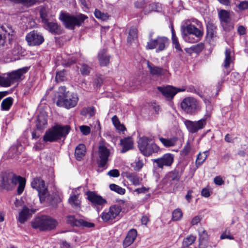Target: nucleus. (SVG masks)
Returning <instances> with one entry per match:
<instances>
[{
  "label": "nucleus",
  "mask_w": 248,
  "mask_h": 248,
  "mask_svg": "<svg viewBox=\"0 0 248 248\" xmlns=\"http://www.w3.org/2000/svg\"><path fill=\"white\" fill-rule=\"evenodd\" d=\"M18 184L17 187L18 194H21L24 191L26 180L20 176L13 173H4L0 176V188L7 190H11L15 188Z\"/></svg>",
  "instance_id": "f257e3e1"
},
{
  "label": "nucleus",
  "mask_w": 248,
  "mask_h": 248,
  "mask_svg": "<svg viewBox=\"0 0 248 248\" xmlns=\"http://www.w3.org/2000/svg\"><path fill=\"white\" fill-rule=\"evenodd\" d=\"M70 129L68 125H56L46 132L43 140L46 142H53L64 139L69 133Z\"/></svg>",
  "instance_id": "f03ea898"
},
{
  "label": "nucleus",
  "mask_w": 248,
  "mask_h": 248,
  "mask_svg": "<svg viewBox=\"0 0 248 248\" xmlns=\"http://www.w3.org/2000/svg\"><path fill=\"white\" fill-rule=\"evenodd\" d=\"M151 141L152 139L147 137L140 138L138 140V147L145 156H150L154 153H157L160 150L158 145Z\"/></svg>",
  "instance_id": "7ed1b4c3"
},
{
  "label": "nucleus",
  "mask_w": 248,
  "mask_h": 248,
  "mask_svg": "<svg viewBox=\"0 0 248 248\" xmlns=\"http://www.w3.org/2000/svg\"><path fill=\"white\" fill-rule=\"evenodd\" d=\"M31 186L38 191L40 201L41 203L44 202L48 203L50 202L51 197L43 180L38 177L34 178L31 183Z\"/></svg>",
  "instance_id": "20e7f679"
},
{
  "label": "nucleus",
  "mask_w": 248,
  "mask_h": 248,
  "mask_svg": "<svg viewBox=\"0 0 248 248\" xmlns=\"http://www.w3.org/2000/svg\"><path fill=\"white\" fill-rule=\"evenodd\" d=\"M66 28L73 30L75 26L79 27L87 18V16L83 14L71 16L69 14H62L60 17Z\"/></svg>",
  "instance_id": "39448f33"
},
{
  "label": "nucleus",
  "mask_w": 248,
  "mask_h": 248,
  "mask_svg": "<svg viewBox=\"0 0 248 248\" xmlns=\"http://www.w3.org/2000/svg\"><path fill=\"white\" fill-rule=\"evenodd\" d=\"M57 221L49 216H43L36 218L32 223L33 228L41 231L51 230L56 228Z\"/></svg>",
  "instance_id": "423d86ee"
},
{
  "label": "nucleus",
  "mask_w": 248,
  "mask_h": 248,
  "mask_svg": "<svg viewBox=\"0 0 248 248\" xmlns=\"http://www.w3.org/2000/svg\"><path fill=\"white\" fill-rule=\"evenodd\" d=\"M153 33V32H151L149 34L150 39L147 43L146 49H153L156 48V52H157L164 50L169 45V39L164 36H158L155 39L151 38Z\"/></svg>",
  "instance_id": "0eeeda50"
},
{
  "label": "nucleus",
  "mask_w": 248,
  "mask_h": 248,
  "mask_svg": "<svg viewBox=\"0 0 248 248\" xmlns=\"http://www.w3.org/2000/svg\"><path fill=\"white\" fill-rule=\"evenodd\" d=\"M78 100L77 93H67L64 95V98H60L56 102L59 107H64L67 108H70L75 107Z\"/></svg>",
  "instance_id": "6e6552de"
},
{
  "label": "nucleus",
  "mask_w": 248,
  "mask_h": 248,
  "mask_svg": "<svg viewBox=\"0 0 248 248\" xmlns=\"http://www.w3.org/2000/svg\"><path fill=\"white\" fill-rule=\"evenodd\" d=\"M182 108L187 113L192 114L199 110V106L197 101L193 97L185 98L181 102Z\"/></svg>",
  "instance_id": "1a4fd4ad"
},
{
  "label": "nucleus",
  "mask_w": 248,
  "mask_h": 248,
  "mask_svg": "<svg viewBox=\"0 0 248 248\" xmlns=\"http://www.w3.org/2000/svg\"><path fill=\"white\" fill-rule=\"evenodd\" d=\"M193 22L197 25L198 28L192 24H188L186 26H183L182 27V32L193 34L197 37H202L203 31L202 23L197 20H194Z\"/></svg>",
  "instance_id": "9d476101"
},
{
  "label": "nucleus",
  "mask_w": 248,
  "mask_h": 248,
  "mask_svg": "<svg viewBox=\"0 0 248 248\" xmlns=\"http://www.w3.org/2000/svg\"><path fill=\"white\" fill-rule=\"evenodd\" d=\"M14 31L12 27L7 25H0V45H4V43H10L13 39Z\"/></svg>",
  "instance_id": "9b49d317"
},
{
  "label": "nucleus",
  "mask_w": 248,
  "mask_h": 248,
  "mask_svg": "<svg viewBox=\"0 0 248 248\" xmlns=\"http://www.w3.org/2000/svg\"><path fill=\"white\" fill-rule=\"evenodd\" d=\"M184 122L187 130L190 133H195L204 127L206 124V120L205 118L201 119L197 121L185 120Z\"/></svg>",
  "instance_id": "f8f14e48"
},
{
  "label": "nucleus",
  "mask_w": 248,
  "mask_h": 248,
  "mask_svg": "<svg viewBox=\"0 0 248 248\" xmlns=\"http://www.w3.org/2000/svg\"><path fill=\"white\" fill-rule=\"evenodd\" d=\"M121 210L122 208L120 205L111 206L108 210H106L102 213L101 218L105 222L111 221L120 214Z\"/></svg>",
  "instance_id": "ddd939ff"
},
{
  "label": "nucleus",
  "mask_w": 248,
  "mask_h": 248,
  "mask_svg": "<svg viewBox=\"0 0 248 248\" xmlns=\"http://www.w3.org/2000/svg\"><path fill=\"white\" fill-rule=\"evenodd\" d=\"M28 67H24L7 74L6 79L8 85H7V87L10 86L12 84L15 82H18L23 75L25 74L28 71Z\"/></svg>",
  "instance_id": "4468645a"
},
{
  "label": "nucleus",
  "mask_w": 248,
  "mask_h": 248,
  "mask_svg": "<svg viewBox=\"0 0 248 248\" xmlns=\"http://www.w3.org/2000/svg\"><path fill=\"white\" fill-rule=\"evenodd\" d=\"M26 40L30 46H39L44 41L42 35L37 31H33L26 36Z\"/></svg>",
  "instance_id": "2eb2a0df"
},
{
  "label": "nucleus",
  "mask_w": 248,
  "mask_h": 248,
  "mask_svg": "<svg viewBox=\"0 0 248 248\" xmlns=\"http://www.w3.org/2000/svg\"><path fill=\"white\" fill-rule=\"evenodd\" d=\"M221 25L226 31H230L233 28V24L231 21L230 14L225 10H221L218 13Z\"/></svg>",
  "instance_id": "dca6fc26"
},
{
  "label": "nucleus",
  "mask_w": 248,
  "mask_h": 248,
  "mask_svg": "<svg viewBox=\"0 0 248 248\" xmlns=\"http://www.w3.org/2000/svg\"><path fill=\"white\" fill-rule=\"evenodd\" d=\"M174 155L170 153L164 154L161 157L154 160L157 167L159 168H163L164 166H170L174 161Z\"/></svg>",
  "instance_id": "f3484780"
},
{
  "label": "nucleus",
  "mask_w": 248,
  "mask_h": 248,
  "mask_svg": "<svg viewBox=\"0 0 248 248\" xmlns=\"http://www.w3.org/2000/svg\"><path fill=\"white\" fill-rule=\"evenodd\" d=\"M157 89L164 96L168 99H172L177 93L185 91L184 88H176L171 86L158 87Z\"/></svg>",
  "instance_id": "a211bd4d"
},
{
  "label": "nucleus",
  "mask_w": 248,
  "mask_h": 248,
  "mask_svg": "<svg viewBox=\"0 0 248 248\" xmlns=\"http://www.w3.org/2000/svg\"><path fill=\"white\" fill-rule=\"evenodd\" d=\"M98 155L100 159L99 166L104 167L108 160L110 151L105 145L100 144L98 147Z\"/></svg>",
  "instance_id": "6ab92c4d"
},
{
  "label": "nucleus",
  "mask_w": 248,
  "mask_h": 248,
  "mask_svg": "<svg viewBox=\"0 0 248 248\" xmlns=\"http://www.w3.org/2000/svg\"><path fill=\"white\" fill-rule=\"evenodd\" d=\"M67 222L73 226L84 227L86 228H92L94 226L93 223L88 222L83 219H76L73 216H67Z\"/></svg>",
  "instance_id": "aec40b11"
},
{
  "label": "nucleus",
  "mask_w": 248,
  "mask_h": 248,
  "mask_svg": "<svg viewBox=\"0 0 248 248\" xmlns=\"http://www.w3.org/2000/svg\"><path fill=\"white\" fill-rule=\"evenodd\" d=\"M87 195L88 200L94 205H102L107 202L105 199L94 192L88 191L87 192Z\"/></svg>",
  "instance_id": "412c9836"
},
{
  "label": "nucleus",
  "mask_w": 248,
  "mask_h": 248,
  "mask_svg": "<svg viewBox=\"0 0 248 248\" xmlns=\"http://www.w3.org/2000/svg\"><path fill=\"white\" fill-rule=\"evenodd\" d=\"M111 56L108 54L107 50L103 49L101 50L98 54L97 59L101 66H107L109 63Z\"/></svg>",
  "instance_id": "4be33fe9"
},
{
  "label": "nucleus",
  "mask_w": 248,
  "mask_h": 248,
  "mask_svg": "<svg viewBox=\"0 0 248 248\" xmlns=\"http://www.w3.org/2000/svg\"><path fill=\"white\" fill-rule=\"evenodd\" d=\"M147 64L150 74L153 76L160 77L165 75L167 72V70L160 67L155 66L149 62H147Z\"/></svg>",
  "instance_id": "5701e85b"
},
{
  "label": "nucleus",
  "mask_w": 248,
  "mask_h": 248,
  "mask_svg": "<svg viewBox=\"0 0 248 248\" xmlns=\"http://www.w3.org/2000/svg\"><path fill=\"white\" fill-rule=\"evenodd\" d=\"M137 236V232L134 229H131L127 233L126 237L123 242L124 248L130 246L135 241Z\"/></svg>",
  "instance_id": "b1692460"
},
{
  "label": "nucleus",
  "mask_w": 248,
  "mask_h": 248,
  "mask_svg": "<svg viewBox=\"0 0 248 248\" xmlns=\"http://www.w3.org/2000/svg\"><path fill=\"white\" fill-rule=\"evenodd\" d=\"M35 212V210L29 209L26 206L23 208L22 211L19 213L18 217V221L21 223H24L30 217L32 214Z\"/></svg>",
  "instance_id": "393cba45"
},
{
  "label": "nucleus",
  "mask_w": 248,
  "mask_h": 248,
  "mask_svg": "<svg viewBox=\"0 0 248 248\" xmlns=\"http://www.w3.org/2000/svg\"><path fill=\"white\" fill-rule=\"evenodd\" d=\"M124 176L128 179L133 185L139 186L142 179L139 175L134 172H125L124 173Z\"/></svg>",
  "instance_id": "a878e982"
},
{
  "label": "nucleus",
  "mask_w": 248,
  "mask_h": 248,
  "mask_svg": "<svg viewBox=\"0 0 248 248\" xmlns=\"http://www.w3.org/2000/svg\"><path fill=\"white\" fill-rule=\"evenodd\" d=\"M121 145L123 147L121 153H125L133 148V141L131 138H125L121 140Z\"/></svg>",
  "instance_id": "bb28decb"
},
{
  "label": "nucleus",
  "mask_w": 248,
  "mask_h": 248,
  "mask_svg": "<svg viewBox=\"0 0 248 248\" xmlns=\"http://www.w3.org/2000/svg\"><path fill=\"white\" fill-rule=\"evenodd\" d=\"M68 202L71 206L74 209L78 210L80 208L81 201L78 195H71Z\"/></svg>",
  "instance_id": "cd10ccee"
},
{
  "label": "nucleus",
  "mask_w": 248,
  "mask_h": 248,
  "mask_svg": "<svg viewBox=\"0 0 248 248\" xmlns=\"http://www.w3.org/2000/svg\"><path fill=\"white\" fill-rule=\"evenodd\" d=\"M225 58L223 63V67L226 69V71L225 72V75H227L230 71L227 69L230 67V65L232 62V60L231 57V51L229 49H226L225 52Z\"/></svg>",
  "instance_id": "c85d7f7f"
},
{
  "label": "nucleus",
  "mask_w": 248,
  "mask_h": 248,
  "mask_svg": "<svg viewBox=\"0 0 248 248\" xmlns=\"http://www.w3.org/2000/svg\"><path fill=\"white\" fill-rule=\"evenodd\" d=\"M159 140L165 147H170L174 146L176 144L178 139L176 137L170 139L159 137Z\"/></svg>",
  "instance_id": "c756f323"
},
{
  "label": "nucleus",
  "mask_w": 248,
  "mask_h": 248,
  "mask_svg": "<svg viewBox=\"0 0 248 248\" xmlns=\"http://www.w3.org/2000/svg\"><path fill=\"white\" fill-rule=\"evenodd\" d=\"M41 16L43 22L46 25L49 31L51 32H56L59 28L58 24L54 22H49L47 19L43 16L42 14H41Z\"/></svg>",
  "instance_id": "7c9ffc66"
},
{
  "label": "nucleus",
  "mask_w": 248,
  "mask_h": 248,
  "mask_svg": "<svg viewBox=\"0 0 248 248\" xmlns=\"http://www.w3.org/2000/svg\"><path fill=\"white\" fill-rule=\"evenodd\" d=\"M86 147L83 144H79L75 149V156L78 160L80 159L85 155Z\"/></svg>",
  "instance_id": "2f4dec72"
},
{
  "label": "nucleus",
  "mask_w": 248,
  "mask_h": 248,
  "mask_svg": "<svg viewBox=\"0 0 248 248\" xmlns=\"http://www.w3.org/2000/svg\"><path fill=\"white\" fill-rule=\"evenodd\" d=\"M47 119L45 116L40 115L38 116L36 122V127L39 130L43 129L47 126Z\"/></svg>",
  "instance_id": "473e14b6"
},
{
  "label": "nucleus",
  "mask_w": 248,
  "mask_h": 248,
  "mask_svg": "<svg viewBox=\"0 0 248 248\" xmlns=\"http://www.w3.org/2000/svg\"><path fill=\"white\" fill-rule=\"evenodd\" d=\"M182 36L184 40L190 43H194L199 41L202 37H197L193 34L182 32Z\"/></svg>",
  "instance_id": "72a5a7b5"
},
{
  "label": "nucleus",
  "mask_w": 248,
  "mask_h": 248,
  "mask_svg": "<svg viewBox=\"0 0 248 248\" xmlns=\"http://www.w3.org/2000/svg\"><path fill=\"white\" fill-rule=\"evenodd\" d=\"M13 99L9 97L2 100L1 107L3 110H8L13 104Z\"/></svg>",
  "instance_id": "f704fd0d"
},
{
  "label": "nucleus",
  "mask_w": 248,
  "mask_h": 248,
  "mask_svg": "<svg viewBox=\"0 0 248 248\" xmlns=\"http://www.w3.org/2000/svg\"><path fill=\"white\" fill-rule=\"evenodd\" d=\"M146 2L145 0H142L141 1H137L134 3L135 6L137 8H144V11L145 13H147L149 11H151L153 10L152 8H150L151 7L152 8L154 4H150L149 5V11L146 9V7L145 6Z\"/></svg>",
  "instance_id": "c9c22d12"
},
{
  "label": "nucleus",
  "mask_w": 248,
  "mask_h": 248,
  "mask_svg": "<svg viewBox=\"0 0 248 248\" xmlns=\"http://www.w3.org/2000/svg\"><path fill=\"white\" fill-rule=\"evenodd\" d=\"M199 235V242H206L208 239V235L206 231L202 227H200L198 229Z\"/></svg>",
  "instance_id": "e433bc0d"
},
{
  "label": "nucleus",
  "mask_w": 248,
  "mask_h": 248,
  "mask_svg": "<svg viewBox=\"0 0 248 248\" xmlns=\"http://www.w3.org/2000/svg\"><path fill=\"white\" fill-rule=\"evenodd\" d=\"M196 237L195 236L190 235L186 237L183 241V245L184 247H187L192 245L195 241Z\"/></svg>",
  "instance_id": "4c0bfd02"
},
{
  "label": "nucleus",
  "mask_w": 248,
  "mask_h": 248,
  "mask_svg": "<svg viewBox=\"0 0 248 248\" xmlns=\"http://www.w3.org/2000/svg\"><path fill=\"white\" fill-rule=\"evenodd\" d=\"M109 188L111 190L121 195L124 194L125 192V189L114 184H110Z\"/></svg>",
  "instance_id": "58836bf2"
},
{
  "label": "nucleus",
  "mask_w": 248,
  "mask_h": 248,
  "mask_svg": "<svg viewBox=\"0 0 248 248\" xmlns=\"http://www.w3.org/2000/svg\"><path fill=\"white\" fill-rule=\"evenodd\" d=\"M216 27L212 23H208L207 25V35L212 38L216 33Z\"/></svg>",
  "instance_id": "ea45409f"
},
{
  "label": "nucleus",
  "mask_w": 248,
  "mask_h": 248,
  "mask_svg": "<svg viewBox=\"0 0 248 248\" xmlns=\"http://www.w3.org/2000/svg\"><path fill=\"white\" fill-rule=\"evenodd\" d=\"M137 29L136 28H133L130 30L127 37V41L128 42L131 43L137 38Z\"/></svg>",
  "instance_id": "a19ab883"
},
{
  "label": "nucleus",
  "mask_w": 248,
  "mask_h": 248,
  "mask_svg": "<svg viewBox=\"0 0 248 248\" xmlns=\"http://www.w3.org/2000/svg\"><path fill=\"white\" fill-rule=\"evenodd\" d=\"M182 216V211L179 209H176L172 212V219L174 221L179 220Z\"/></svg>",
  "instance_id": "79ce46f5"
},
{
  "label": "nucleus",
  "mask_w": 248,
  "mask_h": 248,
  "mask_svg": "<svg viewBox=\"0 0 248 248\" xmlns=\"http://www.w3.org/2000/svg\"><path fill=\"white\" fill-rule=\"evenodd\" d=\"M204 48V44L202 43L192 46L190 49L196 53L201 52Z\"/></svg>",
  "instance_id": "37998d69"
},
{
  "label": "nucleus",
  "mask_w": 248,
  "mask_h": 248,
  "mask_svg": "<svg viewBox=\"0 0 248 248\" xmlns=\"http://www.w3.org/2000/svg\"><path fill=\"white\" fill-rule=\"evenodd\" d=\"M94 16L96 18L103 20H106L108 18L107 14L102 13L100 11L97 9H96L94 11Z\"/></svg>",
  "instance_id": "c03bdc74"
},
{
  "label": "nucleus",
  "mask_w": 248,
  "mask_h": 248,
  "mask_svg": "<svg viewBox=\"0 0 248 248\" xmlns=\"http://www.w3.org/2000/svg\"><path fill=\"white\" fill-rule=\"evenodd\" d=\"M207 158L206 156H204L202 154L200 153L197 157L196 160V165L197 166H200L203 163Z\"/></svg>",
  "instance_id": "a18cd8bd"
},
{
  "label": "nucleus",
  "mask_w": 248,
  "mask_h": 248,
  "mask_svg": "<svg viewBox=\"0 0 248 248\" xmlns=\"http://www.w3.org/2000/svg\"><path fill=\"white\" fill-rule=\"evenodd\" d=\"M91 68L86 64H83L81 65L80 72L84 76L88 75L90 72Z\"/></svg>",
  "instance_id": "49530a36"
},
{
  "label": "nucleus",
  "mask_w": 248,
  "mask_h": 248,
  "mask_svg": "<svg viewBox=\"0 0 248 248\" xmlns=\"http://www.w3.org/2000/svg\"><path fill=\"white\" fill-rule=\"evenodd\" d=\"M65 79V73L64 71H60L56 74L55 79L57 82H61L64 81Z\"/></svg>",
  "instance_id": "de8ad7c7"
},
{
  "label": "nucleus",
  "mask_w": 248,
  "mask_h": 248,
  "mask_svg": "<svg viewBox=\"0 0 248 248\" xmlns=\"http://www.w3.org/2000/svg\"><path fill=\"white\" fill-rule=\"evenodd\" d=\"M79 129L82 133L84 135H88L91 132L90 127L86 125H82L79 127Z\"/></svg>",
  "instance_id": "09e8293b"
},
{
  "label": "nucleus",
  "mask_w": 248,
  "mask_h": 248,
  "mask_svg": "<svg viewBox=\"0 0 248 248\" xmlns=\"http://www.w3.org/2000/svg\"><path fill=\"white\" fill-rule=\"evenodd\" d=\"M221 239H229L230 240H233L234 237L231 234L229 231H225L220 236Z\"/></svg>",
  "instance_id": "8fccbe9b"
},
{
  "label": "nucleus",
  "mask_w": 248,
  "mask_h": 248,
  "mask_svg": "<svg viewBox=\"0 0 248 248\" xmlns=\"http://www.w3.org/2000/svg\"><path fill=\"white\" fill-rule=\"evenodd\" d=\"M133 166L135 170H139L143 167L142 161L139 160L136 161Z\"/></svg>",
  "instance_id": "3c124183"
},
{
  "label": "nucleus",
  "mask_w": 248,
  "mask_h": 248,
  "mask_svg": "<svg viewBox=\"0 0 248 248\" xmlns=\"http://www.w3.org/2000/svg\"><path fill=\"white\" fill-rule=\"evenodd\" d=\"M108 174L111 177H117L119 176L120 173L118 170L113 169V170H109L108 172Z\"/></svg>",
  "instance_id": "603ef678"
},
{
  "label": "nucleus",
  "mask_w": 248,
  "mask_h": 248,
  "mask_svg": "<svg viewBox=\"0 0 248 248\" xmlns=\"http://www.w3.org/2000/svg\"><path fill=\"white\" fill-rule=\"evenodd\" d=\"M214 182L216 185L218 186H221L224 183V181L220 176H216L214 178Z\"/></svg>",
  "instance_id": "864d4df0"
},
{
  "label": "nucleus",
  "mask_w": 248,
  "mask_h": 248,
  "mask_svg": "<svg viewBox=\"0 0 248 248\" xmlns=\"http://www.w3.org/2000/svg\"><path fill=\"white\" fill-rule=\"evenodd\" d=\"M7 85H8V82H6V77L0 74V85L3 87H7Z\"/></svg>",
  "instance_id": "5fc2aeb1"
},
{
  "label": "nucleus",
  "mask_w": 248,
  "mask_h": 248,
  "mask_svg": "<svg viewBox=\"0 0 248 248\" xmlns=\"http://www.w3.org/2000/svg\"><path fill=\"white\" fill-rule=\"evenodd\" d=\"M238 8L240 10H245L248 8V2L244 1L241 2L238 5Z\"/></svg>",
  "instance_id": "6e6d98bb"
},
{
  "label": "nucleus",
  "mask_w": 248,
  "mask_h": 248,
  "mask_svg": "<svg viewBox=\"0 0 248 248\" xmlns=\"http://www.w3.org/2000/svg\"><path fill=\"white\" fill-rule=\"evenodd\" d=\"M191 150V147L189 143H187L183 150V154L185 155H187Z\"/></svg>",
  "instance_id": "4d7b16f0"
},
{
  "label": "nucleus",
  "mask_w": 248,
  "mask_h": 248,
  "mask_svg": "<svg viewBox=\"0 0 248 248\" xmlns=\"http://www.w3.org/2000/svg\"><path fill=\"white\" fill-rule=\"evenodd\" d=\"M201 217L200 216H196L194 217L191 222V224L192 225H197L198 223H199L201 220Z\"/></svg>",
  "instance_id": "13d9d810"
},
{
  "label": "nucleus",
  "mask_w": 248,
  "mask_h": 248,
  "mask_svg": "<svg viewBox=\"0 0 248 248\" xmlns=\"http://www.w3.org/2000/svg\"><path fill=\"white\" fill-rule=\"evenodd\" d=\"M148 190H149L148 188H146V187L142 186L140 188H138L136 189L135 190V191L137 193H138V194H139V193H144L147 192Z\"/></svg>",
  "instance_id": "bf43d9fd"
},
{
  "label": "nucleus",
  "mask_w": 248,
  "mask_h": 248,
  "mask_svg": "<svg viewBox=\"0 0 248 248\" xmlns=\"http://www.w3.org/2000/svg\"><path fill=\"white\" fill-rule=\"evenodd\" d=\"M173 44L175 46V48L179 51H182V49L181 48L180 45L178 42V39H175L172 40Z\"/></svg>",
  "instance_id": "052dcab7"
},
{
  "label": "nucleus",
  "mask_w": 248,
  "mask_h": 248,
  "mask_svg": "<svg viewBox=\"0 0 248 248\" xmlns=\"http://www.w3.org/2000/svg\"><path fill=\"white\" fill-rule=\"evenodd\" d=\"M237 31L240 35H244L246 33V29L243 26H240L238 27Z\"/></svg>",
  "instance_id": "680f3d73"
},
{
  "label": "nucleus",
  "mask_w": 248,
  "mask_h": 248,
  "mask_svg": "<svg viewBox=\"0 0 248 248\" xmlns=\"http://www.w3.org/2000/svg\"><path fill=\"white\" fill-rule=\"evenodd\" d=\"M170 175H171L170 176L171 180L173 181H178L179 178L177 177L178 173L174 171L171 172L170 173Z\"/></svg>",
  "instance_id": "e2e57ef3"
},
{
  "label": "nucleus",
  "mask_w": 248,
  "mask_h": 248,
  "mask_svg": "<svg viewBox=\"0 0 248 248\" xmlns=\"http://www.w3.org/2000/svg\"><path fill=\"white\" fill-rule=\"evenodd\" d=\"M201 194L202 196L205 197H208L210 195L209 190L206 188H204L202 190Z\"/></svg>",
  "instance_id": "0e129e2a"
},
{
  "label": "nucleus",
  "mask_w": 248,
  "mask_h": 248,
  "mask_svg": "<svg viewBox=\"0 0 248 248\" xmlns=\"http://www.w3.org/2000/svg\"><path fill=\"white\" fill-rule=\"evenodd\" d=\"M112 121L115 126H117V125L120 124V122L116 116H114L112 118Z\"/></svg>",
  "instance_id": "69168bd1"
},
{
  "label": "nucleus",
  "mask_w": 248,
  "mask_h": 248,
  "mask_svg": "<svg viewBox=\"0 0 248 248\" xmlns=\"http://www.w3.org/2000/svg\"><path fill=\"white\" fill-rule=\"evenodd\" d=\"M148 218L146 216H143L141 219L142 224L144 225H146L148 223Z\"/></svg>",
  "instance_id": "338daca9"
},
{
  "label": "nucleus",
  "mask_w": 248,
  "mask_h": 248,
  "mask_svg": "<svg viewBox=\"0 0 248 248\" xmlns=\"http://www.w3.org/2000/svg\"><path fill=\"white\" fill-rule=\"evenodd\" d=\"M225 140L227 142H232V137L230 135L227 134L224 138Z\"/></svg>",
  "instance_id": "774afa93"
}]
</instances>
